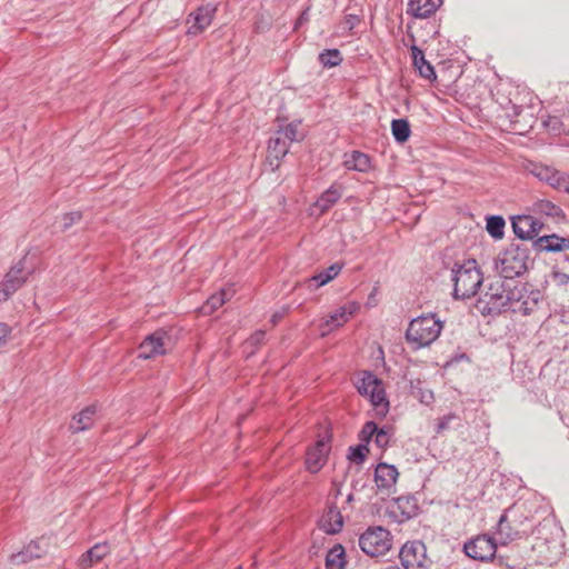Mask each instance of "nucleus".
<instances>
[{
  "mask_svg": "<svg viewBox=\"0 0 569 569\" xmlns=\"http://www.w3.org/2000/svg\"><path fill=\"white\" fill-rule=\"evenodd\" d=\"M541 298V292L528 283L518 282L512 288L507 284L505 310L529 316L538 309Z\"/></svg>",
  "mask_w": 569,
  "mask_h": 569,
  "instance_id": "nucleus-1",
  "label": "nucleus"
},
{
  "mask_svg": "<svg viewBox=\"0 0 569 569\" xmlns=\"http://www.w3.org/2000/svg\"><path fill=\"white\" fill-rule=\"evenodd\" d=\"M529 262V249L520 243H511L499 253L496 269L500 277L511 280L527 271Z\"/></svg>",
  "mask_w": 569,
  "mask_h": 569,
  "instance_id": "nucleus-2",
  "label": "nucleus"
},
{
  "mask_svg": "<svg viewBox=\"0 0 569 569\" xmlns=\"http://www.w3.org/2000/svg\"><path fill=\"white\" fill-rule=\"evenodd\" d=\"M443 326L435 315L412 319L406 331V339L416 349L431 345L440 335Z\"/></svg>",
  "mask_w": 569,
  "mask_h": 569,
  "instance_id": "nucleus-3",
  "label": "nucleus"
},
{
  "mask_svg": "<svg viewBox=\"0 0 569 569\" xmlns=\"http://www.w3.org/2000/svg\"><path fill=\"white\" fill-rule=\"evenodd\" d=\"M451 280L453 282V298L463 300L477 293L483 278L476 266V261L469 260L467 263L452 269Z\"/></svg>",
  "mask_w": 569,
  "mask_h": 569,
  "instance_id": "nucleus-4",
  "label": "nucleus"
},
{
  "mask_svg": "<svg viewBox=\"0 0 569 569\" xmlns=\"http://www.w3.org/2000/svg\"><path fill=\"white\" fill-rule=\"evenodd\" d=\"M358 392L368 397L377 417L383 418L389 411V401L382 381L371 371H363L362 377L357 383Z\"/></svg>",
  "mask_w": 569,
  "mask_h": 569,
  "instance_id": "nucleus-5",
  "label": "nucleus"
},
{
  "mask_svg": "<svg viewBox=\"0 0 569 569\" xmlns=\"http://www.w3.org/2000/svg\"><path fill=\"white\" fill-rule=\"evenodd\" d=\"M391 545L390 532L380 526L369 527L359 537V547L369 557L385 556L391 549Z\"/></svg>",
  "mask_w": 569,
  "mask_h": 569,
  "instance_id": "nucleus-6",
  "label": "nucleus"
},
{
  "mask_svg": "<svg viewBox=\"0 0 569 569\" xmlns=\"http://www.w3.org/2000/svg\"><path fill=\"white\" fill-rule=\"evenodd\" d=\"M507 292V283L497 279L490 282L478 300V308L482 315H498L505 311V295Z\"/></svg>",
  "mask_w": 569,
  "mask_h": 569,
  "instance_id": "nucleus-7",
  "label": "nucleus"
},
{
  "mask_svg": "<svg viewBox=\"0 0 569 569\" xmlns=\"http://www.w3.org/2000/svg\"><path fill=\"white\" fill-rule=\"evenodd\" d=\"M403 569H429L431 560L427 557V547L420 540L406 542L399 552Z\"/></svg>",
  "mask_w": 569,
  "mask_h": 569,
  "instance_id": "nucleus-8",
  "label": "nucleus"
},
{
  "mask_svg": "<svg viewBox=\"0 0 569 569\" xmlns=\"http://www.w3.org/2000/svg\"><path fill=\"white\" fill-rule=\"evenodd\" d=\"M30 273V271L26 270L24 258L12 266L0 282V303L6 302L17 292L28 280Z\"/></svg>",
  "mask_w": 569,
  "mask_h": 569,
  "instance_id": "nucleus-9",
  "label": "nucleus"
},
{
  "mask_svg": "<svg viewBox=\"0 0 569 569\" xmlns=\"http://www.w3.org/2000/svg\"><path fill=\"white\" fill-rule=\"evenodd\" d=\"M463 551L469 558L486 562L493 559L497 543L489 535H478L465 542Z\"/></svg>",
  "mask_w": 569,
  "mask_h": 569,
  "instance_id": "nucleus-10",
  "label": "nucleus"
},
{
  "mask_svg": "<svg viewBox=\"0 0 569 569\" xmlns=\"http://www.w3.org/2000/svg\"><path fill=\"white\" fill-rule=\"evenodd\" d=\"M49 550V539L46 537L30 541L21 551L12 553L10 561L13 565H24L40 559Z\"/></svg>",
  "mask_w": 569,
  "mask_h": 569,
  "instance_id": "nucleus-11",
  "label": "nucleus"
},
{
  "mask_svg": "<svg viewBox=\"0 0 569 569\" xmlns=\"http://www.w3.org/2000/svg\"><path fill=\"white\" fill-rule=\"evenodd\" d=\"M512 230L520 240H532L540 232L543 223L529 214L516 216L511 220Z\"/></svg>",
  "mask_w": 569,
  "mask_h": 569,
  "instance_id": "nucleus-12",
  "label": "nucleus"
},
{
  "mask_svg": "<svg viewBox=\"0 0 569 569\" xmlns=\"http://www.w3.org/2000/svg\"><path fill=\"white\" fill-rule=\"evenodd\" d=\"M217 8L211 4L202 6L197 9V11L190 13L188 19V30L187 33L190 36H198L204 29H207L214 17Z\"/></svg>",
  "mask_w": 569,
  "mask_h": 569,
  "instance_id": "nucleus-13",
  "label": "nucleus"
},
{
  "mask_svg": "<svg viewBox=\"0 0 569 569\" xmlns=\"http://www.w3.org/2000/svg\"><path fill=\"white\" fill-rule=\"evenodd\" d=\"M166 332L156 331L149 336H147L143 341L139 345V355L140 359H151L157 356H162L166 353L163 339L166 337Z\"/></svg>",
  "mask_w": 569,
  "mask_h": 569,
  "instance_id": "nucleus-14",
  "label": "nucleus"
},
{
  "mask_svg": "<svg viewBox=\"0 0 569 569\" xmlns=\"http://www.w3.org/2000/svg\"><path fill=\"white\" fill-rule=\"evenodd\" d=\"M355 310L356 306L353 303L339 307L320 325L321 337H326L333 329L342 327L352 317Z\"/></svg>",
  "mask_w": 569,
  "mask_h": 569,
  "instance_id": "nucleus-15",
  "label": "nucleus"
},
{
  "mask_svg": "<svg viewBox=\"0 0 569 569\" xmlns=\"http://www.w3.org/2000/svg\"><path fill=\"white\" fill-rule=\"evenodd\" d=\"M399 472L392 465L380 462L375 470V482L379 491L387 493L395 487Z\"/></svg>",
  "mask_w": 569,
  "mask_h": 569,
  "instance_id": "nucleus-16",
  "label": "nucleus"
},
{
  "mask_svg": "<svg viewBox=\"0 0 569 569\" xmlns=\"http://www.w3.org/2000/svg\"><path fill=\"white\" fill-rule=\"evenodd\" d=\"M329 450L330 447L325 440L317 441L316 446L307 452V469L312 473L318 472L326 463Z\"/></svg>",
  "mask_w": 569,
  "mask_h": 569,
  "instance_id": "nucleus-17",
  "label": "nucleus"
},
{
  "mask_svg": "<svg viewBox=\"0 0 569 569\" xmlns=\"http://www.w3.org/2000/svg\"><path fill=\"white\" fill-rule=\"evenodd\" d=\"M533 246L539 251L561 252L569 249V238L560 237L556 233L539 237Z\"/></svg>",
  "mask_w": 569,
  "mask_h": 569,
  "instance_id": "nucleus-18",
  "label": "nucleus"
},
{
  "mask_svg": "<svg viewBox=\"0 0 569 569\" xmlns=\"http://www.w3.org/2000/svg\"><path fill=\"white\" fill-rule=\"evenodd\" d=\"M320 527L329 535H335L341 531L343 527V518L336 505L328 506L327 511L321 517Z\"/></svg>",
  "mask_w": 569,
  "mask_h": 569,
  "instance_id": "nucleus-19",
  "label": "nucleus"
},
{
  "mask_svg": "<svg viewBox=\"0 0 569 569\" xmlns=\"http://www.w3.org/2000/svg\"><path fill=\"white\" fill-rule=\"evenodd\" d=\"M442 2L443 0H408L407 12L415 18L426 19L433 14Z\"/></svg>",
  "mask_w": 569,
  "mask_h": 569,
  "instance_id": "nucleus-20",
  "label": "nucleus"
},
{
  "mask_svg": "<svg viewBox=\"0 0 569 569\" xmlns=\"http://www.w3.org/2000/svg\"><path fill=\"white\" fill-rule=\"evenodd\" d=\"M110 552V548L106 542L96 543L87 550L78 560L79 569H89L94 563L101 561Z\"/></svg>",
  "mask_w": 569,
  "mask_h": 569,
  "instance_id": "nucleus-21",
  "label": "nucleus"
},
{
  "mask_svg": "<svg viewBox=\"0 0 569 569\" xmlns=\"http://www.w3.org/2000/svg\"><path fill=\"white\" fill-rule=\"evenodd\" d=\"M412 64L420 77L427 80H436V71L429 61L426 60L423 51L417 46L411 47Z\"/></svg>",
  "mask_w": 569,
  "mask_h": 569,
  "instance_id": "nucleus-22",
  "label": "nucleus"
},
{
  "mask_svg": "<svg viewBox=\"0 0 569 569\" xmlns=\"http://www.w3.org/2000/svg\"><path fill=\"white\" fill-rule=\"evenodd\" d=\"M342 191L341 187L337 184L330 186L326 191H323L319 198L315 202V208L319 210L320 213H325L328 211L333 204L338 202L341 198Z\"/></svg>",
  "mask_w": 569,
  "mask_h": 569,
  "instance_id": "nucleus-23",
  "label": "nucleus"
},
{
  "mask_svg": "<svg viewBox=\"0 0 569 569\" xmlns=\"http://www.w3.org/2000/svg\"><path fill=\"white\" fill-rule=\"evenodd\" d=\"M97 413V406L91 405L82 409L77 416L73 417V421L70 425L72 432H81L91 428L93 425V417Z\"/></svg>",
  "mask_w": 569,
  "mask_h": 569,
  "instance_id": "nucleus-24",
  "label": "nucleus"
},
{
  "mask_svg": "<svg viewBox=\"0 0 569 569\" xmlns=\"http://www.w3.org/2000/svg\"><path fill=\"white\" fill-rule=\"evenodd\" d=\"M325 565L326 569H346V551L340 543L328 550Z\"/></svg>",
  "mask_w": 569,
  "mask_h": 569,
  "instance_id": "nucleus-25",
  "label": "nucleus"
},
{
  "mask_svg": "<svg viewBox=\"0 0 569 569\" xmlns=\"http://www.w3.org/2000/svg\"><path fill=\"white\" fill-rule=\"evenodd\" d=\"M545 173L539 172L537 176L546 180L550 186L569 193V176L560 173L559 171H551L546 168Z\"/></svg>",
  "mask_w": 569,
  "mask_h": 569,
  "instance_id": "nucleus-26",
  "label": "nucleus"
},
{
  "mask_svg": "<svg viewBox=\"0 0 569 569\" xmlns=\"http://www.w3.org/2000/svg\"><path fill=\"white\" fill-rule=\"evenodd\" d=\"M345 166L348 170L367 172L370 169L371 161L369 156L366 153L361 151H352L351 154L345 160Z\"/></svg>",
  "mask_w": 569,
  "mask_h": 569,
  "instance_id": "nucleus-27",
  "label": "nucleus"
},
{
  "mask_svg": "<svg viewBox=\"0 0 569 569\" xmlns=\"http://www.w3.org/2000/svg\"><path fill=\"white\" fill-rule=\"evenodd\" d=\"M342 267L343 266L340 263H332L331 266L323 269L319 273L312 276L309 279V282L315 283V288H320L330 282L332 279H335L340 273Z\"/></svg>",
  "mask_w": 569,
  "mask_h": 569,
  "instance_id": "nucleus-28",
  "label": "nucleus"
},
{
  "mask_svg": "<svg viewBox=\"0 0 569 569\" xmlns=\"http://www.w3.org/2000/svg\"><path fill=\"white\" fill-rule=\"evenodd\" d=\"M289 148L290 144L286 141V139L277 133L269 139V157L274 158L276 160H280L286 157V154L289 152Z\"/></svg>",
  "mask_w": 569,
  "mask_h": 569,
  "instance_id": "nucleus-29",
  "label": "nucleus"
},
{
  "mask_svg": "<svg viewBox=\"0 0 569 569\" xmlns=\"http://www.w3.org/2000/svg\"><path fill=\"white\" fill-rule=\"evenodd\" d=\"M391 132L398 143H405L411 134L409 121L405 118L393 119L391 121Z\"/></svg>",
  "mask_w": 569,
  "mask_h": 569,
  "instance_id": "nucleus-30",
  "label": "nucleus"
},
{
  "mask_svg": "<svg viewBox=\"0 0 569 569\" xmlns=\"http://www.w3.org/2000/svg\"><path fill=\"white\" fill-rule=\"evenodd\" d=\"M486 222V230L493 239L499 240L503 238L506 221L502 216H488Z\"/></svg>",
  "mask_w": 569,
  "mask_h": 569,
  "instance_id": "nucleus-31",
  "label": "nucleus"
},
{
  "mask_svg": "<svg viewBox=\"0 0 569 569\" xmlns=\"http://www.w3.org/2000/svg\"><path fill=\"white\" fill-rule=\"evenodd\" d=\"M396 505L401 511V515L407 519L417 515V500L412 496H403L396 499Z\"/></svg>",
  "mask_w": 569,
  "mask_h": 569,
  "instance_id": "nucleus-32",
  "label": "nucleus"
},
{
  "mask_svg": "<svg viewBox=\"0 0 569 569\" xmlns=\"http://www.w3.org/2000/svg\"><path fill=\"white\" fill-rule=\"evenodd\" d=\"M230 299V291L222 289L220 292L210 296L202 307L203 313H210L220 308Z\"/></svg>",
  "mask_w": 569,
  "mask_h": 569,
  "instance_id": "nucleus-33",
  "label": "nucleus"
},
{
  "mask_svg": "<svg viewBox=\"0 0 569 569\" xmlns=\"http://www.w3.org/2000/svg\"><path fill=\"white\" fill-rule=\"evenodd\" d=\"M319 61L323 67L332 68L342 62V56L338 49H327L319 54Z\"/></svg>",
  "mask_w": 569,
  "mask_h": 569,
  "instance_id": "nucleus-34",
  "label": "nucleus"
},
{
  "mask_svg": "<svg viewBox=\"0 0 569 569\" xmlns=\"http://www.w3.org/2000/svg\"><path fill=\"white\" fill-rule=\"evenodd\" d=\"M299 124L300 122L288 123L287 126L279 129L276 133L284 138L289 144L295 141H300L302 140L303 136L298 131Z\"/></svg>",
  "mask_w": 569,
  "mask_h": 569,
  "instance_id": "nucleus-35",
  "label": "nucleus"
},
{
  "mask_svg": "<svg viewBox=\"0 0 569 569\" xmlns=\"http://www.w3.org/2000/svg\"><path fill=\"white\" fill-rule=\"evenodd\" d=\"M535 211L548 217H559L562 210L549 200H540L535 203Z\"/></svg>",
  "mask_w": 569,
  "mask_h": 569,
  "instance_id": "nucleus-36",
  "label": "nucleus"
},
{
  "mask_svg": "<svg viewBox=\"0 0 569 569\" xmlns=\"http://www.w3.org/2000/svg\"><path fill=\"white\" fill-rule=\"evenodd\" d=\"M369 453V448L367 445L359 443L355 447L349 448L348 459L355 463H362Z\"/></svg>",
  "mask_w": 569,
  "mask_h": 569,
  "instance_id": "nucleus-37",
  "label": "nucleus"
},
{
  "mask_svg": "<svg viewBox=\"0 0 569 569\" xmlns=\"http://www.w3.org/2000/svg\"><path fill=\"white\" fill-rule=\"evenodd\" d=\"M550 279L559 288L566 289L569 286V273L560 269L558 264L552 268Z\"/></svg>",
  "mask_w": 569,
  "mask_h": 569,
  "instance_id": "nucleus-38",
  "label": "nucleus"
},
{
  "mask_svg": "<svg viewBox=\"0 0 569 569\" xmlns=\"http://www.w3.org/2000/svg\"><path fill=\"white\" fill-rule=\"evenodd\" d=\"M378 431V426L375 421H368L363 425L360 433H359V439L361 441V443L363 445H369V442L372 440V438L375 437V433Z\"/></svg>",
  "mask_w": 569,
  "mask_h": 569,
  "instance_id": "nucleus-39",
  "label": "nucleus"
},
{
  "mask_svg": "<svg viewBox=\"0 0 569 569\" xmlns=\"http://www.w3.org/2000/svg\"><path fill=\"white\" fill-rule=\"evenodd\" d=\"M266 339L264 330H257L253 332L244 342L246 348H252L251 353H254L256 349H258Z\"/></svg>",
  "mask_w": 569,
  "mask_h": 569,
  "instance_id": "nucleus-40",
  "label": "nucleus"
},
{
  "mask_svg": "<svg viewBox=\"0 0 569 569\" xmlns=\"http://www.w3.org/2000/svg\"><path fill=\"white\" fill-rule=\"evenodd\" d=\"M498 533L505 536V540H512L518 535V532L512 533L510 531V527L508 523V518L506 513H502L498 521Z\"/></svg>",
  "mask_w": 569,
  "mask_h": 569,
  "instance_id": "nucleus-41",
  "label": "nucleus"
},
{
  "mask_svg": "<svg viewBox=\"0 0 569 569\" xmlns=\"http://www.w3.org/2000/svg\"><path fill=\"white\" fill-rule=\"evenodd\" d=\"M82 219L81 211H71L67 212L62 216V224H61V231H67L70 229L74 223L79 222Z\"/></svg>",
  "mask_w": 569,
  "mask_h": 569,
  "instance_id": "nucleus-42",
  "label": "nucleus"
},
{
  "mask_svg": "<svg viewBox=\"0 0 569 569\" xmlns=\"http://www.w3.org/2000/svg\"><path fill=\"white\" fill-rule=\"evenodd\" d=\"M390 441V435L388 430L383 428H378V431L375 433V443L381 448L385 449L389 446Z\"/></svg>",
  "mask_w": 569,
  "mask_h": 569,
  "instance_id": "nucleus-43",
  "label": "nucleus"
},
{
  "mask_svg": "<svg viewBox=\"0 0 569 569\" xmlns=\"http://www.w3.org/2000/svg\"><path fill=\"white\" fill-rule=\"evenodd\" d=\"M456 418L457 417L455 413H448V415L443 416L442 418H440L436 426V432L441 433L445 430H447L449 428L450 421Z\"/></svg>",
  "mask_w": 569,
  "mask_h": 569,
  "instance_id": "nucleus-44",
  "label": "nucleus"
},
{
  "mask_svg": "<svg viewBox=\"0 0 569 569\" xmlns=\"http://www.w3.org/2000/svg\"><path fill=\"white\" fill-rule=\"evenodd\" d=\"M360 22V18L357 14H347L343 20V27L348 31H352Z\"/></svg>",
  "mask_w": 569,
  "mask_h": 569,
  "instance_id": "nucleus-45",
  "label": "nucleus"
},
{
  "mask_svg": "<svg viewBox=\"0 0 569 569\" xmlns=\"http://www.w3.org/2000/svg\"><path fill=\"white\" fill-rule=\"evenodd\" d=\"M11 333V328L7 323H0V348L6 346Z\"/></svg>",
  "mask_w": 569,
  "mask_h": 569,
  "instance_id": "nucleus-46",
  "label": "nucleus"
},
{
  "mask_svg": "<svg viewBox=\"0 0 569 569\" xmlns=\"http://www.w3.org/2000/svg\"><path fill=\"white\" fill-rule=\"evenodd\" d=\"M289 308L288 307H283L281 310L279 311H276L272 316H271V323L273 326H276L283 317L284 315L288 312Z\"/></svg>",
  "mask_w": 569,
  "mask_h": 569,
  "instance_id": "nucleus-47",
  "label": "nucleus"
},
{
  "mask_svg": "<svg viewBox=\"0 0 569 569\" xmlns=\"http://www.w3.org/2000/svg\"><path fill=\"white\" fill-rule=\"evenodd\" d=\"M308 21H309V9H306L298 17V19H297V21L295 23V29L300 28L301 26H303Z\"/></svg>",
  "mask_w": 569,
  "mask_h": 569,
  "instance_id": "nucleus-48",
  "label": "nucleus"
},
{
  "mask_svg": "<svg viewBox=\"0 0 569 569\" xmlns=\"http://www.w3.org/2000/svg\"><path fill=\"white\" fill-rule=\"evenodd\" d=\"M433 397H432V392L431 391H428V395L427 393H422L421 396V400L426 403L429 402V400H431Z\"/></svg>",
  "mask_w": 569,
  "mask_h": 569,
  "instance_id": "nucleus-49",
  "label": "nucleus"
},
{
  "mask_svg": "<svg viewBox=\"0 0 569 569\" xmlns=\"http://www.w3.org/2000/svg\"><path fill=\"white\" fill-rule=\"evenodd\" d=\"M512 108H513L515 114L518 116L520 113V108L517 106H513Z\"/></svg>",
  "mask_w": 569,
  "mask_h": 569,
  "instance_id": "nucleus-50",
  "label": "nucleus"
},
{
  "mask_svg": "<svg viewBox=\"0 0 569 569\" xmlns=\"http://www.w3.org/2000/svg\"><path fill=\"white\" fill-rule=\"evenodd\" d=\"M565 262L569 263V257L568 256L565 257Z\"/></svg>",
  "mask_w": 569,
  "mask_h": 569,
  "instance_id": "nucleus-51",
  "label": "nucleus"
}]
</instances>
